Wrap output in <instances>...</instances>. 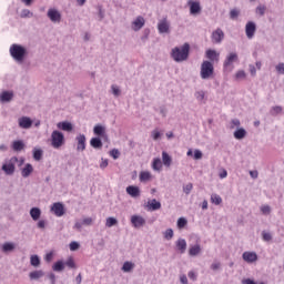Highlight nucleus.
<instances>
[{
	"mask_svg": "<svg viewBox=\"0 0 284 284\" xmlns=\"http://www.w3.org/2000/svg\"><path fill=\"white\" fill-rule=\"evenodd\" d=\"M52 270L53 272H63L65 270V263L59 260L52 265Z\"/></svg>",
	"mask_w": 284,
	"mask_h": 284,
	"instance_id": "31",
	"label": "nucleus"
},
{
	"mask_svg": "<svg viewBox=\"0 0 284 284\" xmlns=\"http://www.w3.org/2000/svg\"><path fill=\"white\" fill-rule=\"evenodd\" d=\"M240 16H241V10H239V9H232V10L230 11V19H231L232 21H236Z\"/></svg>",
	"mask_w": 284,
	"mask_h": 284,
	"instance_id": "40",
	"label": "nucleus"
},
{
	"mask_svg": "<svg viewBox=\"0 0 284 284\" xmlns=\"http://www.w3.org/2000/svg\"><path fill=\"white\" fill-rule=\"evenodd\" d=\"M126 194H129V196L132 199H139V196H141V189H139L136 185H129L126 187Z\"/></svg>",
	"mask_w": 284,
	"mask_h": 284,
	"instance_id": "16",
	"label": "nucleus"
},
{
	"mask_svg": "<svg viewBox=\"0 0 284 284\" xmlns=\"http://www.w3.org/2000/svg\"><path fill=\"white\" fill-rule=\"evenodd\" d=\"M176 248L180 251L181 254H185V250H187V242L185 239H179L175 242Z\"/></svg>",
	"mask_w": 284,
	"mask_h": 284,
	"instance_id": "22",
	"label": "nucleus"
},
{
	"mask_svg": "<svg viewBox=\"0 0 284 284\" xmlns=\"http://www.w3.org/2000/svg\"><path fill=\"white\" fill-rule=\"evenodd\" d=\"M248 70L251 75L256 77V67H254V64H250Z\"/></svg>",
	"mask_w": 284,
	"mask_h": 284,
	"instance_id": "63",
	"label": "nucleus"
},
{
	"mask_svg": "<svg viewBox=\"0 0 284 284\" xmlns=\"http://www.w3.org/2000/svg\"><path fill=\"white\" fill-rule=\"evenodd\" d=\"M47 17L52 23H61V12H59L57 9H49Z\"/></svg>",
	"mask_w": 284,
	"mask_h": 284,
	"instance_id": "7",
	"label": "nucleus"
},
{
	"mask_svg": "<svg viewBox=\"0 0 284 284\" xmlns=\"http://www.w3.org/2000/svg\"><path fill=\"white\" fill-rule=\"evenodd\" d=\"M194 189V185L192 183H187L185 186H183V192L184 194H190V192H192V190Z\"/></svg>",
	"mask_w": 284,
	"mask_h": 284,
	"instance_id": "54",
	"label": "nucleus"
},
{
	"mask_svg": "<svg viewBox=\"0 0 284 284\" xmlns=\"http://www.w3.org/2000/svg\"><path fill=\"white\" fill-rule=\"evenodd\" d=\"M91 148H94V150H101L103 148V142L100 140V138H92L90 140Z\"/></svg>",
	"mask_w": 284,
	"mask_h": 284,
	"instance_id": "26",
	"label": "nucleus"
},
{
	"mask_svg": "<svg viewBox=\"0 0 284 284\" xmlns=\"http://www.w3.org/2000/svg\"><path fill=\"white\" fill-rule=\"evenodd\" d=\"M242 284H256V282H254V281L251 280V278H246V280H243V281H242Z\"/></svg>",
	"mask_w": 284,
	"mask_h": 284,
	"instance_id": "64",
	"label": "nucleus"
},
{
	"mask_svg": "<svg viewBox=\"0 0 284 284\" xmlns=\"http://www.w3.org/2000/svg\"><path fill=\"white\" fill-rule=\"evenodd\" d=\"M211 270H213V272H216L217 270H221V263L215 262V263L211 264Z\"/></svg>",
	"mask_w": 284,
	"mask_h": 284,
	"instance_id": "61",
	"label": "nucleus"
},
{
	"mask_svg": "<svg viewBox=\"0 0 284 284\" xmlns=\"http://www.w3.org/2000/svg\"><path fill=\"white\" fill-rule=\"evenodd\" d=\"M262 239L263 241H265L266 243H270V241H272V233H267L265 231L262 232Z\"/></svg>",
	"mask_w": 284,
	"mask_h": 284,
	"instance_id": "51",
	"label": "nucleus"
},
{
	"mask_svg": "<svg viewBox=\"0 0 284 284\" xmlns=\"http://www.w3.org/2000/svg\"><path fill=\"white\" fill-rule=\"evenodd\" d=\"M69 247H70L71 252H77V250H79V247H81V245L79 244V242H71Z\"/></svg>",
	"mask_w": 284,
	"mask_h": 284,
	"instance_id": "56",
	"label": "nucleus"
},
{
	"mask_svg": "<svg viewBox=\"0 0 284 284\" xmlns=\"http://www.w3.org/2000/svg\"><path fill=\"white\" fill-rule=\"evenodd\" d=\"M111 90H112V94H114L115 97H121V89H119L118 85L115 84L111 85Z\"/></svg>",
	"mask_w": 284,
	"mask_h": 284,
	"instance_id": "53",
	"label": "nucleus"
},
{
	"mask_svg": "<svg viewBox=\"0 0 284 284\" xmlns=\"http://www.w3.org/2000/svg\"><path fill=\"white\" fill-rule=\"evenodd\" d=\"M245 34L247 39H254V34H256V23L254 21H248L246 23Z\"/></svg>",
	"mask_w": 284,
	"mask_h": 284,
	"instance_id": "10",
	"label": "nucleus"
},
{
	"mask_svg": "<svg viewBox=\"0 0 284 284\" xmlns=\"http://www.w3.org/2000/svg\"><path fill=\"white\" fill-rule=\"evenodd\" d=\"M93 133L95 134V136H105V126L97 124L93 128Z\"/></svg>",
	"mask_w": 284,
	"mask_h": 284,
	"instance_id": "29",
	"label": "nucleus"
},
{
	"mask_svg": "<svg viewBox=\"0 0 284 284\" xmlns=\"http://www.w3.org/2000/svg\"><path fill=\"white\" fill-rule=\"evenodd\" d=\"M185 225H187V220L185 217H180L178 220L179 230H183V227H185Z\"/></svg>",
	"mask_w": 284,
	"mask_h": 284,
	"instance_id": "48",
	"label": "nucleus"
},
{
	"mask_svg": "<svg viewBox=\"0 0 284 284\" xmlns=\"http://www.w3.org/2000/svg\"><path fill=\"white\" fill-rule=\"evenodd\" d=\"M45 276V273L41 270H37L29 273L30 281H39V278H43Z\"/></svg>",
	"mask_w": 284,
	"mask_h": 284,
	"instance_id": "23",
	"label": "nucleus"
},
{
	"mask_svg": "<svg viewBox=\"0 0 284 284\" xmlns=\"http://www.w3.org/2000/svg\"><path fill=\"white\" fill-rule=\"evenodd\" d=\"M32 119L30 116H21L18 119V125L21 130H30L32 128Z\"/></svg>",
	"mask_w": 284,
	"mask_h": 284,
	"instance_id": "8",
	"label": "nucleus"
},
{
	"mask_svg": "<svg viewBox=\"0 0 284 284\" xmlns=\"http://www.w3.org/2000/svg\"><path fill=\"white\" fill-rule=\"evenodd\" d=\"M171 59H173L175 63H183V61H187V59H190V43L185 42L181 47H174L171 50Z\"/></svg>",
	"mask_w": 284,
	"mask_h": 284,
	"instance_id": "2",
	"label": "nucleus"
},
{
	"mask_svg": "<svg viewBox=\"0 0 284 284\" xmlns=\"http://www.w3.org/2000/svg\"><path fill=\"white\" fill-rule=\"evenodd\" d=\"M242 258L245 261V263H256V261H258V255L256 252L246 251L242 254Z\"/></svg>",
	"mask_w": 284,
	"mask_h": 284,
	"instance_id": "14",
	"label": "nucleus"
},
{
	"mask_svg": "<svg viewBox=\"0 0 284 284\" xmlns=\"http://www.w3.org/2000/svg\"><path fill=\"white\" fill-rule=\"evenodd\" d=\"M233 136H234V139H236L237 141H242V139H243L244 136H247V131H245V129H243V128H240V129H237V130L234 131Z\"/></svg>",
	"mask_w": 284,
	"mask_h": 284,
	"instance_id": "25",
	"label": "nucleus"
},
{
	"mask_svg": "<svg viewBox=\"0 0 284 284\" xmlns=\"http://www.w3.org/2000/svg\"><path fill=\"white\" fill-rule=\"evenodd\" d=\"M64 265H67V267H69L70 270H77V263H74V258L72 257H69Z\"/></svg>",
	"mask_w": 284,
	"mask_h": 284,
	"instance_id": "46",
	"label": "nucleus"
},
{
	"mask_svg": "<svg viewBox=\"0 0 284 284\" xmlns=\"http://www.w3.org/2000/svg\"><path fill=\"white\" fill-rule=\"evenodd\" d=\"M236 61H239V54L236 52H231L226 55L223 65L224 68H232Z\"/></svg>",
	"mask_w": 284,
	"mask_h": 284,
	"instance_id": "11",
	"label": "nucleus"
},
{
	"mask_svg": "<svg viewBox=\"0 0 284 284\" xmlns=\"http://www.w3.org/2000/svg\"><path fill=\"white\" fill-rule=\"evenodd\" d=\"M194 159H195V161H200V159H203V152H201V150H195Z\"/></svg>",
	"mask_w": 284,
	"mask_h": 284,
	"instance_id": "59",
	"label": "nucleus"
},
{
	"mask_svg": "<svg viewBox=\"0 0 284 284\" xmlns=\"http://www.w3.org/2000/svg\"><path fill=\"white\" fill-rule=\"evenodd\" d=\"M131 223H132L133 227L139 230V227H143V225H145V220L141 215H132Z\"/></svg>",
	"mask_w": 284,
	"mask_h": 284,
	"instance_id": "15",
	"label": "nucleus"
},
{
	"mask_svg": "<svg viewBox=\"0 0 284 284\" xmlns=\"http://www.w3.org/2000/svg\"><path fill=\"white\" fill-rule=\"evenodd\" d=\"M9 53L13 61L18 63V65L23 64V61L28 59V48L22 44L13 43L10 45Z\"/></svg>",
	"mask_w": 284,
	"mask_h": 284,
	"instance_id": "1",
	"label": "nucleus"
},
{
	"mask_svg": "<svg viewBox=\"0 0 284 284\" xmlns=\"http://www.w3.org/2000/svg\"><path fill=\"white\" fill-rule=\"evenodd\" d=\"M119 225V220H116V217H108L106 222H105V227H114Z\"/></svg>",
	"mask_w": 284,
	"mask_h": 284,
	"instance_id": "34",
	"label": "nucleus"
},
{
	"mask_svg": "<svg viewBox=\"0 0 284 284\" xmlns=\"http://www.w3.org/2000/svg\"><path fill=\"white\" fill-rule=\"evenodd\" d=\"M12 150L14 152H21L26 148V143H23V140H16L12 142Z\"/></svg>",
	"mask_w": 284,
	"mask_h": 284,
	"instance_id": "24",
	"label": "nucleus"
},
{
	"mask_svg": "<svg viewBox=\"0 0 284 284\" xmlns=\"http://www.w3.org/2000/svg\"><path fill=\"white\" fill-rule=\"evenodd\" d=\"M194 97L197 101H205V91L201 90V91H196L194 93Z\"/></svg>",
	"mask_w": 284,
	"mask_h": 284,
	"instance_id": "47",
	"label": "nucleus"
},
{
	"mask_svg": "<svg viewBox=\"0 0 284 284\" xmlns=\"http://www.w3.org/2000/svg\"><path fill=\"white\" fill-rule=\"evenodd\" d=\"M187 6H190V14H201V2L189 0Z\"/></svg>",
	"mask_w": 284,
	"mask_h": 284,
	"instance_id": "13",
	"label": "nucleus"
},
{
	"mask_svg": "<svg viewBox=\"0 0 284 284\" xmlns=\"http://www.w3.org/2000/svg\"><path fill=\"white\" fill-rule=\"evenodd\" d=\"M17 163H19V158L12 156L7 163L2 165L3 172L8 174V176H12V174H14V165H17Z\"/></svg>",
	"mask_w": 284,
	"mask_h": 284,
	"instance_id": "5",
	"label": "nucleus"
},
{
	"mask_svg": "<svg viewBox=\"0 0 284 284\" xmlns=\"http://www.w3.org/2000/svg\"><path fill=\"white\" fill-rule=\"evenodd\" d=\"M234 128H241V120L240 119H233L231 121V130H234Z\"/></svg>",
	"mask_w": 284,
	"mask_h": 284,
	"instance_id": "55",
	"label": "nucleus"
},
{
	"mask_svg": "<svg viewBox=\"0 0 284 284\" xmlns=\"http://www.w3.org/2000/svg\"><path fill=\"white\" fill-rule=\"evenodd\" d=\"M212 74H214V64L210 61H203L201 64L200 77L204 81L211 79Z\"/></svg>",
	"mask_w": 284,
	"mask_h": 284,
	"instance_id": "4",
	"label": "nucleus"
},
{
	"mask_svg": "<svg viewBox=\"0 0 284 284\" xmlns=\"http://www.w3.org/2000/svg\"><path fill=\"white\" fill-rule=\"evenodd\" d=\"M93 221L92 217H84L82 220V225H92Z\"/></svg>",
	"mask_w": 284,
	"mask_h": 284,
	"instance_id": "60",
	"label": "nucleus"
},
{
	"mask_svg": "<svg viewBox=\"0 0 284 284\" xmlns=\"http://www.w3.org/2000/svg\"><path fill=\"white\" fill-rule=\"evenodd\" d=\"M148 207L151 210V212H156L161 207V202L156 201V199H153L148 202Z\"/></svg>",
	"mask_w": 284,
	"mask_h": 284,
	"instance_id": "27",
	"label": "nucleus"
},
{
	"mask_svg": "<svg viewBox=\"0 0 284 284\" xmlns=\"http://www.w3.org/2000/svg\"><path fill=\"white\" fill-rule=\"evenodd\" d=\"M189 254L191 256H199L201 254V244H195L189 248Z\"/></svg>",
	"mask_w": 284,
	"mask_h": 284,
	"instance_id": "33",
	"label": "nucleus"
},
{
	"mask_svg": "<svg viewBox=\"0 0 284 284\" xmlns=\"http://www.w3.org/2000/svg\"><path fill=\"white\" fill-rule=\"evenodd\" d=\"M150 176H151L150 172H148V171L141 172L140 181H150Z\"/></svg>",
	"mask_w": 284,
	"mask_h": 284,
	"instance_id": "50",
	"label": "nucleus"
},
{
	"mask_svg": "<svg viewBox=\"0 0 284 284\" xmlns=\"http://www.w3.org/2000/svg\"><path fill=\"white\" fill-rule=\"evenodd\" d=\"M77 151L83 152L85 150V134H79L77 138Z\"/></svg>",
	"mask_w": 284,
	"mask_h": 284,
	"instance_id": "18",
	"label": "nucleus"
},
{
	"mask_svg": "<svg viewBox=\"0 0 284 284\" xmlns=\"http://www.w3.org/2000/svg\"><path fill=\"white\" fill-rule=\"evenodd\" d=\"M30 264L32 267H39L41 265V258H39V255H31Z\"/></svg>",
	"mask_w": 284,
	"mask_h": 284,
	"instance_id": "35",
	"label": "nucleus"
},
{
	"mask_svg": "<svg viewBox=\"0 0 284 284\" xmlns=\"http://www.w3.org/2000/svg\"><path fill=\"white\" fill-rule=\"evenodd\" d=\"M153 170L159 171L163 168V162H161V160L159 158L153 160V164H152Z\"/></svg>",
	"mask_w": 284,
	"mask_h": 284,
	"instance_id": "42",
	"label": "nucleus"
},
{
	"mask_svg": "<svg viewBox=\"0 0 284 284\" xmlns=\"http://www.w3.org/2000/svg\"><path fill=\"white\" fill-rule=\"evenodd\" d=\"M58 130H62L63 132H72L74 130V125L71 122L62 121L57 124Z\"/></svg>",
	"mask_w": 284,
	"mask_h": 284,
	"instance_id": "19",
	"label": "nucleus"
},
{
	"mask_svg": "<svg viewBox=\"0 0 284 284\" xmlns=\"http://www.w3.org/2000/svg\"><path fill=\"white\" fill-rule=\"evenodd\" d=\"M275 69L278 74H284V62L278 63Z\"/></svg>",
	"mask_w": 284,
	"mask_h": 284,
	"instance_id": "58",
	"label": "nucleus"
},
{
	"mask_svg": "<svg viewBox=\"0 0 284 284\" xmlns=\"http://www.w3.org/2000/svg\"><path fill=\"white\" fill-rule=\"evenodd\" d=\"M211 201L214 203V205H221V203H223V199H221V195L219 194H212Z\"/></svg>",
	"mask_w": 284,
	"mask_h": 284,
	"instance_id": "43",
	"label": "nucleus"
},
{
	"mask_svg": "<svg viewBox=\"0 0 284 284\" xmlns=\"http://www.w3.org/2000/svg\"><path fill=\"white\" fill-rule=\"evenodd\" d=\"M158 31L160 34H170V22L168 19H162L158 23Z\"/></svg>",
	"mask_w": 284,
	"mask_h": 284,
	"instance_id": "9",
	"label": "nucleus"
},
{
	"mask_svg": "<svg viewBox=\"0 0 284 284\" xmlns=\"http://www.w3.org/2000/svg\"><path fill=\"white\" fill-rule=\"evenodd\" d=\"M13 97H14V93H12L10 91H3L0 94V101H1V103H10V101H12Z\"/></svg>",
	"mask_w": 284,
	"mask_h": 284,
	"instance_id": "21",
	"label": "nucleus"
},
{
	"mask_svg": "<svg viewBox=\"0 0 284 284\" xmlns=\"http://www.w3.org/2000/svg\"><path fill=\"white\" fill-rule=\"evenodd\" d=\"M110 156H112V159L116 160V159H119V156H121V152H119V149H112L110 151Z\"/></svg>",
	"mask_w": 284,
	"mask_h": 284,
	"instance_id": "52",
	"label": "nucleus"
},
{
	"mask_svg": "<svg viewBox=\"0 0 284 284\" xmlns=\"http://www.w3.org/2000/svg\"><path fill=\"white\" fill-rule=\"evenodd\" d=\"M20 17L21 19H31V17H34V13H32L29 9H23Z\"/></svg>",
	"mask_w": 284,
	"mask_h": 284,
	"instance_id": "41",
	"label": "nucleus"
},
{
	"mask_svg": "<svg viewBox=\"0 0 284 284\" xmlns=\"http://www.w3.org/2000/svg\"><path fill=\"white\" fill-rule=\"evenodd\" d=\"M211 39L213 43H223V40L225 39V32H223V29L217 28L212 32Z\"/></svg>",
	"mask_w": 284,
	"mask_h": 284,
	"instance_id": "6",
	"label": "nucleus"
},
{
	"mask_svg": "<svg viewBox=\"0 0 284 284\" xmlns=\"http://www.w3.org/2000/svg\"><path fill=\"white\" fill-rule=\"evenodd\" d=\"M33 159L34 161H41V159H43V150L33 149Z\"/></svg>",
	"mask_w": 284,
	"mask_h": 284,
	"instance_id": "39",
	"label": "nucleus"
},
{
	"mask_svg": "<svg viewBox=\"0 0 284 284\" xmlns=\"http://www.w3.org/2000/svg\"><path fill=\"white\" fill-rule=\"evenodd\" d=\"M30 216L33 221H39V219H41V209L32 207L30 210Z\"/></svg>",
	"mask_w": 284,
	"mask_h": 284,
	"instance_id": "30",
	"label": "nucleus"
},
{
	"mask_svg": "<svg viewBox=\"0 0 284 284\" xmlns=\"http://www.w3.org/2000/svg\"><path fill=\"white\" fill-rule=\"evenodd\" d=\"M151 136H152L153 141H159L161 139V132L153 130L151 133Z\"/></svg>",
	"mask_w": 284,
	"mask_h": 284,
	"instance_id": "57",
	"label": "nucleus"
},
{
	"mask_svg": "<svg viewBox=\"0 0 284 284\" xmlns=\"http://www.w3.org/2000/svg\"><path fill=\"white\" fill-rule=\"evenodd\" d=\"M163 235H164V239H165L166 241H172V239H174V230L168 229V230L163 233Z\"/></svg>",
	"mask_w": 284,
	"mask_h": 284,
	"instance_id": "45",
	"label": "nucleus"
},
{
	"mask_svg": "<svg viewBox=\"0 0 284 284\" xmlns=\"http://www.w3.org/2000/svg\"><path fill=\"white\" fill-rule=\"evenodd\" d=\"M219 52L216 50L209 49L206 51V58H209L211 61H219Z\"/></svg>",
	"mask_w": 284,
	"mask_h": 284,
	"instance_id": "32",
	"label": "nucleus"
},
{
	"mask_svg": "<svg viewBox=\"0 0 284 284\" xmlns=\"http://www.w3.org/2000/svg\"><path fill=\"white\" fill-rule=\"evenodd\" d=\"M51 145L54 150H59V148H63V145H65V135H63V132L54 130L51 133Z\"/></svg>",
	"mask_w": 284,
	"mask_h": 284,
	"instance_id": "3",
	"label": "nucleus"
},
{
	"mask_svg": "<svg viewBox=\"0 0 284 284\" xmlns=\"http://www.w3.org/2000/svg\"><path fill=\"white\" fill-rule=\"evenodd\" d=\"M162 163L165 168H170L172 165V156L165 151L162 152Z\"/></svg>",
	"mask_w": 284,
	"mask_h": 284,
	"instance_id": "28",
	"label": "nucleus"
},
{
	"mask_svg": "<svg viewBox=\"0 0 284 284\" xmlns=\"http://www.w3.org/2000/svg\"><path fill=\"white\" fill-rule=\"evenodd\" d=\"M51 212L57 216H63L65 214V206L61 202H55L51 206Z\"/></svg>",
	"mask_w": 284,
	"mask_h": 284,
	"instance_id": "12",
	"label": "nucleus"
},
{
	"mask_svg": "<svg viewBox=\"0 0 284 284\" xmlns=\"http://www.w3.org/2000/svg\"><path fill=\"white\" fill-rule=\"evenodd\" d=\"M270 113L272 116H277V114L283 113V106H281V105L272 106Z\"/></svg>",
	"mask_w": 284,
	"mask_h": 284,
	"instance_id": "37",
	"label": "nucleus"
},
{
	"mask_svg": "<svg viewBox=\"0 0 284 284\" xmlns=\"http://www.w3.org/2000/svg\"><path fill=\"white\" fill-rule=\"evenodd\" d=\"M235 77H236V79H245V77H246L245 71H243V70L237 71Z\"/></svg>",
	"mask_w": 284,
	"mask_h": 284,
	"instance_id": "62",
	"label": "nucleus"
},
{
	"mask_svg": "<svg viewBox=\"0 0 284 284\" xmlns=\"http://www.w3.org/2000/svg\"><path fill=\"white\" fill-rule=\"evenodd\" d=\"M260 212L264 215V216H270V214H272V206L271 205H262L260 207Z\"/></svg>",
	"mask_w": 284,
	"mask_h": 284,
	"instance_id": "36",
	"label": "nucleus"
},
{
	"mask_svg": "<svg viewBox=\"0 0 284 284\" xmlns=\"http://www.w3.org/2000/svg\"><path fill=\"white\" fill-rule=\"evenodd\" d=\"M143 26H145V18L140 16L132 22V30H134V32H139Z\"/></svg>",
	"mask_w": 284,
	"mask_h": 284,
	"instance_id": "17",
	"label": "nucleus"
},
{
	"mask_svg": "<svg viewBox=\"0 0 284 284\" xmlns=\"http://www.w3.org/2000/svg\"><path fill=\"white\" fill-rule=\"evenodd\" d=\"M134 270V263L132 262H124L123 266H122V271L123 272H131Z\"/></svg>",
	"mask_w": 284,
	"mask_h": 284,
	"instance_id": "44",
	"label": "nucleus"
},
{
	"mask_svg": "<svg viewBox=\"0 0 284 284\" xmlns=\"http://www.w3.org/2000/svg\"><path fill=\"white\" fill-rule=\"evenodd\" d=\"M12 251H14V243H12V242H6V243L2 245V252L8 253V252H12Z\"/></svg>",
	"mask_w": 284,
	"mask_h": 284,
	"instance_id": "38",
	"label": "nucleus"
},
{
	"mask_svg": "<svg viewBox=\"0 0 284 284\" xmlns=\"http://www.w3.org/2000/svg\"><path fill=\"white\" fill-rule=\"evenodd\" d=\"M265 10H267V8L265 6H258V7H256L255 12H256V14H260V17H264Z\"/></svg>",
	"mask_w": 284,
	"mask_h": 284,
	"instance_id": "49",
	"label": "nucleus"
},
{
	"mask_svg": "<svg viewBox=\"0 0 284 284\" xmlns=\"http://www.w3.org/2000/svg\"><path fill=\"white\" fill-rule=\"evenodd\" d=\"M32 172H34V168L32 166V164L27 163V164L24 165V168H22V170H21V176H22L23 179H28V176H30V174H31Z\"/></svg>",
	"mask_w": 284,
	"mask_h": 284,
	"instance_id": "20",
	"label": "nucleus"
}]
</instances>
